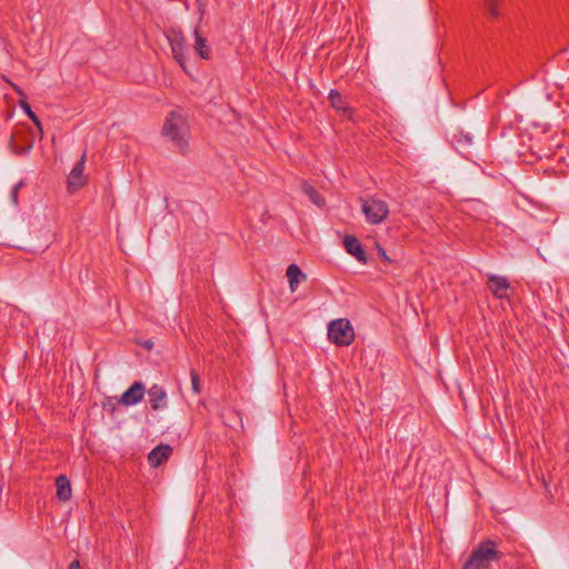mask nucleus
<instances>
[{
  "instance_id": "a878e982",
  "label": "nucleus",
  "mask_w": 569,
  "mask_h": 569,
  "mask_svg": "<svg viewBox=\"0 0 569 569\" xmlns=\"http://www.w3.org/2000/svg\"><path fill=\"white\" fill-rule=\"evenodd\" d=\"M151 346H152V342H146V345H144L146 348H151Z\"/></svg>"
},
{
  "instance_id": "f8f14e48",
  "label": "nucleus",
  "mask_w": 569,
  "mask_h": 569,
  "mask_svg": "<svg viewBox=\"0 0 569 569\" xmlns=\"http://www.w3.org/2000/svg\"><path fill=\"white\" fill-rule=\"evenodd\" d=\"M172 452L169 445H159L148 455V461L151 467H159L167 461Z\"/></svg>"
},
{
  "instance_id": "6ab92c4d",
  "label": "nucleus",
  "mask_w": 569,
  "mask_h": 569,
  "mask_svg": "<svg viewBox=\"0 0 569 569\" xmlns=\"http://www.w3.org/2000/svg\"><path fill=\"white\" fill-rule=\"evenodd\" d=\"M501 1L502 0H485V2H483L485 9L491 18L496 19L500 16V11H499L498 7Z\"/></svg>"
},
{
  "instance_id": "1a4fd4ad",
  "label": "nucleus",
  "mask_w": 569,
  "mask_h": 569,
  "mask_svg": "<svg viewBox=\"0 0 569 569\" xmlns=\"http://www.w3.org/2000/svg\"><path fill=\"white\" fill-rule=\"evenodd\" d=\"M148 398L152 410H162L168 407L167 391L162 386L153 385L148 390Z\"/></svg>"
},
{
  "instance_id": "0eeeda50",
  "label": "nucleus",
  "mask_w": 569,
  "mask_h": 569,
  "mask_svg": "<svg viewBox=\"0 0 569 569\" xmlns=\"http://www.w3.org/2000/svg\"><path fill=\"white\" fill-rule=\"evenodd\" d=\"M11 151L17 156L27 154L33 147V140L29 132L13 133L9 140Z\"/></svg>"
},
{
  "instance_id": "b1692460",
  "label": "nucleus",
  "mask_w": 569,
  "mask_h": 569,
  "mask_svg": "<svg viewBox=\"0 0 569 569\" xmlns=\"http://www.w3.org/2000/svg\"><path fill=\"white\" fill-rule=\"evenodd\" d=\"M6 81H7L8 83H10V86L13 88V90H14V91L20 96V97H22V98H24V97H26L24 92L22 91V89H21L20 87H18L17 84H14V83L10 82L8 79H6Z\"/></svg>"
},
{
  "instance_id": "f257e3e1",
  "label": "nucleus",
  "mask_w": 569,
  "mask_h": 569,
  "mask_svg": "<svg viewBox=\"0 0 569 569\" xmlns=\"http://www.w3.org/2000/svg\"><path fill=\"white\" fill-rule=\"evenodd\" d=\"M502 553L493 540L487 539L479 543L470 553L461 569H489L493 561H499Z\"/></svg>"
},
{
  "instance_id": "dca6fc26",
  "label": "nucleus",
  "mask_w": 569,
  "mask_h": 569,
  "mask_svg": "<svg viewBox=\"0 0 569 569\" xmlns=\"http://www.w3.org/2000/svg\"><path fill=\"white\" fill-rule=\"evenodd\" d=\"M303 193L309 198V200L315 203L317 207L321 208L325 206L323 197L317 191L315 187L309 183L302 184Z\"/></svg>"
},
{
  "instance_id": "423d86ee",
  "label": "nucleus",
  "mask_w": 569,
  "mask_h": 569,
  "mask_svg": "<svg viewBox=\"0 0 569 569\" xmlns=\"http://www.w3.org/2000/svg\"><path fill=\"white\" fill-rule=\"evenodd\" d=\"M86 160L87 154L86 152H83L81 158L74 163L73 168L71 169L68 176V191L71 193L79 190L86 184L87 179L83 174Z\"/></svg>"
},
{
  "instance_id": "ddd939ff",
  "label": "nucleus",
  "mask_w": 569,
  "mask_h": 569,
  "mask_svg": "<svg viewBox=\"0 0 569 569\" xmlns=\"http://www.w3.org/2000/svg\"><path fill=\"white\" fill-rule=\"evenodd\" d=\"M193 34H194L193 49L197 52V54L204 60L210 59L211 58V47L208 43V40L200 34L198 28L194 29Z\"/></svg>"
},
{
  "instance_id": "5701e85b",
  "label": "nucleus",
  "mask_w": 569,
  "mask_h": 569,
  "mask_svg": "<svg viewBox=\"0 0 569 569\" xmlns=\"http://www.w3.org/2000/svg\"><path fill=\"white\" fill-rule=\"evenodd\" d=\"M376 249L378 251V254L379 257L385 260L386 262H391V259L389 258V256L387 254L386 250L379 244V243H376Z\"/></svg>"
},
{
  "instance_id": "2eb2a0df",
  "label": "nucleus",
  "mask_w": 569,
  "mask_h": 569,
  "mask_svg": "<svg viewBox=\"0 0 569 569\" xmlns=\"http://www.w3.org/2000/svg\"><path fill=\"white\" fill-rule=\"evenodd\" d=\"M57 497L61 501H68L71 498V485L67 476L60 475L56 479Z\"/></svg>"
},
{
  "instance_id": "4be33fe9",
  "label": "nucleus",
  "mask_w": 569,
  "mask_h": 569,
  "mask_svg": "<svg viewBox=\"0 0 569 569\" xmlns=\"http://www.w3.org/2000/svg\"><path fill=\"white\" fill-rule=\"evenodd\" d=\"M22 186H23V181H19L11 189L10 197H11V201L13 202V204H18V193Z\"/></svg>"
},
{
  "instance_id": "39448f33",
  "label": "nucleus",
  "mask_w": 569,
  "mask_h": 569,
  "mask_svg": "<svg viewBox=\"0 0 569 569\" xmlns=\"http://www.w3.org/2000/svg\"><path fill=\"white\" fill-rule=\"evenodd\" d=\"M168 40L174 60L186 72H188L184 63L187 57V48L183 33L181 31L171 30V32L168 34Z\"/></svg>"
},
{
  "instance_id": "9d476101",
  "label": "nucleus",
  "mask_w": 569,
  "mask_h": 569,
  "mask_svg": "<svg viewBox=\"0 0 569 569\" xmlns=\"http://www.w3.org/2000/svg\"><path fill=\"white\" fill-rule=\"evenodd\" d=\"M343 246L346 251L353 256L359 262H367L366 251L360 241L355 236L347 234L343 239Z\"/></svg>"
},
{
  "instance_id": "9b49d317",
  "label": "nucleus",
  "mask_w": 569,
  "mask_h": 569,
  "mask_svg": "<svg viewBox=\"0 0 569 569\" xmlns=\"http://www.w3.org/2000/svg\"><path fill=\"white\" fill-rule=\"evenodd\" d=\"M488 286L496 298L502 299L507 297L509 282L506 277L490 274L488 277Z\"/></svg>"
},
{
  "instance_id": "412c9836",
  "label": "nucleus",
  "mask_w": 569,
  "mask_h": 569,
  "mask_svg": "<svg viewBox=\"0 0 569 569\" xmlns=\"http://www.w3.org/2000/svg\"><path fill=\"white\" fill-rule=\"evenodd\" d=\"M190 377H191V388H192V391L196 395H199L201 392L200 378H199V375L196 372L194 369H191Z\"/></svg>"
},
{
  "instance_id": "f03ea898",
  "label": "nucleus",
  "mask_w": 569,
  "mask_h": 569,
  "mask_svg": "<svg viewBox=\"0 0 569 569\" xmlns=\"http://www.w3.org/2000/svg\"><path fill=\"white\" fill-rule=\"evenodd\" d=\"M187 128L184 118L176 111L169 113L162 128L163 136L172 141L181 153H184L188 148L186 140Z\"/></svg>"
},
{
  "instance_id": "6e6552de",
  "label": "nucleus",
  "mask_w": 569,
  "mask_h": 569,
  "mask_svg": "<svg viewBox=\"0 0 569 569\" xmlns=\"http://www.w3.org/2000/svg\"><path fill=\"white\" fill-rule=\"evenodd\" d=\"M146 393V387L142 382H133L121 396L120 403L130 407L139 403Z\"/></svg>"
},
{
  "instance_id": "7ed1b4c3",
  "label": "nucleus",
  "mask_w": 569,
  "mask_h": 569,
  "mask_svg": "<svg viewBox=\"0 0 569 569\" xmlns=\"http://www.w3.org/2000/svg\"><path fill=\"white\" fill-rule=\"evenodd\" d=\"M328 338L337 346L348 347L355 340V331L348 319L340 318L328 325Z\"/></svg>"
},
{
  "instance_id": "a211bd4d",
  "label": "nucleus",
  "mask_w": 569,
  "mask_h": 569,
  "mask_svg": "<svg viewBox=\"0 0 569 569\" xmlns=\"http://www.w3.org/2000/svg\"><path fill=\"white\" fill-rule=\"evenodd\" d=\"M328 99L330 104L337 110H346V102L341 96V93L335 89L330 90Z\"/></svg>"
},
{
  "instance_id": "20e7f679",
  "label": "nucleus",
  "mask_w": 569,
  "mask_h": 569,
  "mask_svg": "<svg viewBox=\"0 0 569 569\" xmlns=\"http://www.w3.org/2000/svg\"><path fill=\"white\" fill-rule=\"evenodd\" d=\"M361 209L367 222L371 224L381 223L389 214L387 202L377 198L361 200Z\"/></svg>"
},
{
  "instance_id": "f3484780",
  "label": "nucleus",
  "mask_w": 569,
  "mask_h": 569,
  "mask_svg": "<svg viewBox=\"0 0 569 569\" xmlns=\"http://www.w3.org/2000/svg\"><path fill=\"white\" fill-rule=\"evenodd\" d=\"M473 137L469 132L459 131L452 136L456 147L466 148L472 143Z\"/></svg>"
},
{
  "instance_id": "393cba45",
  "label": "nucleus",
  "mask_w": 569,
  "mask_h": 569,
  "mask_svg": "<svg viewBox=\"0 0 569 569\" xmlns=\"http://www.w3.org/2000/svg\"><path fill=\"white\" fill-rule=\"evenodd\" d=\"M68 569H80V562L78 560L71 561Z\"/></svg>"
},
{
  "instance_id": "4468645a",
  "label": "nucleus",
  "mask_w": 569,
  "mask_h": 569,
  "mask_svg": "<svg viewBox=\"0 0 569 569\" xmlns=\"http://www.w3.org/2000/svg\"><path fill=\"white\" fill-rule=\"evenodd\" d=\"M286 276L288 278L289 288L291 292H295L300 281L305 280L307 276L301 271L300 267L296 263L289 264L287 268Z\"/></svg>"
},
{
  "instance_id": "aec40b11",
  "label": "nucleus",
  "mask_w": 569,
  "mask_h": 569,
  "mask_svg": "<svg viewBox=\"0 0 569 569\" xmlns=\"http://www.w3.org/2000/svg\"><path fill=\"white\" fill-rule=\"evenodd\" d=\"M20 107L23 109L26 114L39 127L41 128V123L36 113L31 110L30 104L26 100L20 101Z\"/></svg>"
}]
</instances>
